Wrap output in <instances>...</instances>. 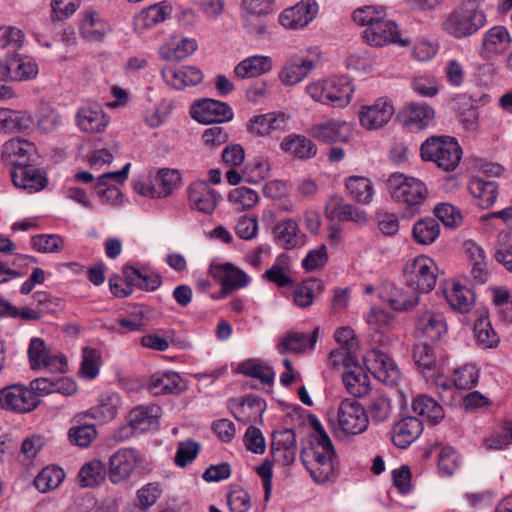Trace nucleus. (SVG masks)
Listing matches in <instances>:
<instances>
[{"mask_svg": "<svg viewBox=\"0 0 512 512\" xmlns=\"http://www.w3.org/2000/svg\"><path fill=\"white\" fill-rule=\"evenodd\" d=\"M353 20L360 26H366L362 32L364 41L375 47L396 44L407 47L408 38L402 37L395 21L385 17L383 10L374 6H364L353 12Z\"/></svg>", "mask_w": 512, "mask_h": 512, "instance_id": "nucleus-1", "label": "nucleus"}, {"mask_svg": "<svg viewBox=\"0 0 512 512\" xmlns=\"http://www.w3.org/2000/svg\"><path fill=\"white\" fill-rule=\"evenodd\" d=\"M322 442H310L301 452L300 458L314 482L324 484L335 479L337 458L331 439L322 436Z\"/></svg>", "mask_w": 512, "mask_h": 512, "instance_id": "nucleus-2", "label": "nucleus"}, {"mask_svg": "<svg viewBox=\"0 0 512 512\" xmlns=\"http://www.w3.org/2000/svg\"><path fill=\"white\" fill-rule=\"evenodd\" d=\"M387 188L391 197L404 205L406 216H414L420 212L427 198L425 184L402 173H393L387 180Z\"/></svg>", "mask_w": 512, "mask_h": 512, "instance_id": "nucleus-3", "label": "nucleus"}, {"mask_svg": "<svg viewBox=\"0 0 512 512\" xmlns=\"http://www.w3.org/2000/svg\"><path fill=\"white\" fill-rule=\"evenodd\" d=\"M486 23V16L477 0H463L444 21L443 27L451 36L462 39L475 34Z\"/></svg>", "mask_w": 512, "mask_h": 512, "instance_id": "nucleus-4", "label": "nucleus"}, {"mask_svg": "<svg viewBox=\"0 0 512 512\" xmlns=\"http://www.w3.org/2000/svg\"><path fill=\"white\" fill-rule=\"evenodd\" d=\"M306 93L316 102L333 108H345L352 99L354 87L347 77H330L308 84Z\"/></svg>", "mask_w": 512, "mask_h": 512, "instance_id": "nucleus-5", "label": "nucleus"}, {"mask_svg": "<svg viewBox=\"0 0 512 512\" xmlns=\"http://www.w3.org/2000/svg\"><path fill=\"white\" fill-rule=\"evenodd\" d=\"M423 161L433 162L443 171H454L462 158V149L454 137L431 136L420 147Z\"/></svg>", "mask_w": 512, "mask_h": 512, "instance_id": "nucleus-6", "label": "nucleus"}, {"mask_svg": "<svg viewBox=\"0 0 512 512\" xmlns=\"http://www.w3.org/2000/svg\"><path fill=\"white\" fill-rule=\"evenodd\" d=\"M330 423L337 435H358L363 433L369 424L367 411L352 399H344L339 404L335 419Z\"/></svg>", "mask_w": 512, "mask_h": 512, "instance_id": "nucleus-7", "label": "nucleus"}, {"mask_svg": "<svg viewBox=\"0 0 512 512\" xmlns=\"http://www.w3.org/2000/svg\"><path fill=\"white\" fill-rule=\"evenodd\" d=\"M438 267L433 259L420 255L407 264L404 275L408 286L417 294L430 292L436 284Z\"/></svg>", "mask_w": 512, "mask_h": 512, "instance_id": "nucleus-8", "label": "nucleus"}, {"mask_svg": "<svg viewBox=\"0 0 512 512\" xmlns=\"http://www.w3.org/2000/svg\"><path fill=\"white\" fill-rule=\"evenodd\" d=\"M29 364L32 370L46 369L50 372H65L68 363L62 354L51 353L45 341L39 337L30 340L27 350Z\"/></svg>", "mask_w": 512, "mask_h": 512, "instance_id": "nucleus-9", "label": "nucleus"}, {"mask_svg": "<svg viewBox=\"0 0 512 512\" xmlns=\"http://www.w3.org/2000/svg\"><path fill=\"white\" fill-rule=\"evenodd\" d=\"M92 415L96 418L98 415L103 416L105 419H113L117 415V409L114 406L103 404L97 408L92 409L85 415H78L75 417L74 424L68 431V438L71 444L82 448L88 447L97 436L95 425L92 423H81V419L85 416Z\"/></svg>", "mask_w": 512, "mask_h": 512, "instance_id": "nucleus-10", "label": "nucleus"}, {"mask_svg": "<svg viewBox=\"0 0 512 512\" xmlns=\"http://www.w3.org/2000/svg\"><path fill=\"white\" fill-rule=\"evenodd\" d=\"M308 133L314 139L326 144L346 143L353 137L354 127L350 122L330 118L312 124Z\"/></svg>", "mask_w": 512, "mask_h": 512, "instance_id": "nucleus-11", "label": "nucleus"}, {"mask_svg": "<svg viewBox=\"0 0 512 512\" xmlns=\"http://www.w3.org/2000/svg\"><path fill=\"white\" fill-rule=\"evenodd\" d=\"M363 359L367 369L378 381L389 386L397 385L400 381V369L386 353L373 349L366 352Z\"/></svg>", "mask_w": 512, "mask_h": 512, "instance_id": "nucleus-12", "label": "nucleus"}, {"mask_svg": "<svg viewBox=\"0 0 512 512\" xmlns=\"http://www.w3.org/2000/svg\"><path fill=\"white\" fill-rule=\"evenodd\" d=\"M40 403L35 392L23 385H11L0 390V407L18 413L34 410Z\"/></svg>", "mask_w": 512, "mask_h": 512, "instance_id": "nucleus-13", "label": "nucleus"}, {"mask_svg": "<svg viewBox=\"0 0 512 512\" xmlns=\"http://www.w3.org/2000/svg\"><path fill=\"white\" fill-rule=\"evenodd\" d=\"M37 75L38 65L29 57L13 54L0 60V76L5 81H29Z\"/></svg>", "mask_w": 512, "mask_h": 512, "instance_id": "nucleus-14", "label": "nucleus"}, {"mask_svg": "<svg viewBox=\"0 0 512 512\" xmlns=\"http://www.w3.org/2000/svg\"><path fill=\"white\" fill-rule=\"evenodd\" d=\"M190 114L193 119L204 124L223 123L233 118V111L228 104L210 98L193 104Z\"/></svg>", "mask_w": 512, "mask_h": 512, "instance_id": "nucleus-15", "label": "nucleus"}, {"mask_svg": "<svg viewBox=\"0 0 512 512\" xmlns=\"http://www.w3.org/2000/svg\"><path fill=\"white\" fill-rule=\"evenodd\" d=\"M415 333L419 339L425 342L439 341L447 333L445 316L439 311H422L415 322Z\"/></svg>", "mask_w": 512, "mask_h": 512, "instance_id": "nucleus-16", "label": "nucleus"}, {"mask_svg": "<svg viewBox=\"0 0 512 512\" xmlns=\"http://www.w3.org/2000/svg\"><path fill=\"white\" fill-rule=\"evenodd\" d=\"M209 272L221 284V297L228 296L233 290L246 287L251 280L244 271L230 263L212 264Z\"/></svg>", "mask_w": 512, "mask_h": 512, "instance_id": "nucleus-17", "label": "nucleus"}, {"mask_svg": "<svg viewBox=\"0 0 512 512\" xmlns=\"http://www.w3.org/2000/svg\"><path fill=\"white\" fill-rule=\"evenodd\" d=\"M35 145L20 138H13L6 141L1 150L0 162L13 168L22 167L30 164V157L35 153Z\"/></svg>", "mask_w": 512, "mask_h": 512, "instance_id": "nucleus-18", "label": "nucleus"}, {"mask_svg": "<svg viewBox=\"0 0 512 512\" xmlns=\"http://www.w3.org/2000/svg\"><path fill=\"white\" fill-rule=\"evenodd\" d=\"M379 297L397 312L410 310L419 303V296L413 288L398 287L390 282L382 285Z\"/></svg>", "mask_w": 512, "mask_h": 512, "instance_id": "nucleus-19", "label": "nucleus"}, {"mask_svg": "<svg viewBox=\"0 0 512 512\" xmlns=\"http://www.w3.org/2000/svg\"><path fill=\"white\" fill-rule=\"evenodd\" d=\"M188 199L190 208L204 214H211L215 210L220 194L211 189L204 180L194 181L188 186Z\"/></svg>", "mask_w": 512, "mask_h": 512, "instance_id": "nucleus-20", "label": "nucleus"}, {"mask_svg": "<svg viewBox=\"0 0 512 512\" xmlns=\"http://www.w3.org/2000/svg\"><path fill=\"white\" fill-rule=\"evenodd\" d=\"M317 14L316 2L300 1L279 15V23L286 29L296 30L307 26Z\"/></svg>", "mask_w": 512, "mask_h": 512, "instance_id": "nucleus-21", "label": "nucleus"}, {"mask_svg": "<svg viewBox=\"0 0 512 512\" xmlns=\"http://www.w3.org/2000/svg\"><path fill=\"white\" fill-rule=\"evenodd\" d=\"M273 241L284 250H293L302 247L305 235L301 233L298 222L292 218H285L273 227Z\"/></svg>", "mask_w": 512, "mask_h": 512, "instance_id": "nucleus-22", "label": "nucleus"}, {"mask_svg": "<svg viewBox=\"0 0 512 512\" xmlns=\"http://www.w3.org/2000/svg\"><path fill=\"white\" fill-rule=\"evenodd\" d=\"M10 174L14 186L28 193L39 192L48 185L45 172L31 164L13 168Z\"/></svg>", "mask_w": 512, "mask_h": 512, "instance_id": "nucleus-23", "label": "nucleus"}, {"mask_svg": "<svg viewBox=\"0 0 512 512\" xmlns=\"http://www.w3.org/2000/svg\"><path fill=\"white\" fill-rule=\"evenodd\" d=\"M393 114L392 104L385 98H379L374 104L362 107L359 120L364 128L376 130L387 124Z\"/></svg>", "mask_w": 512, "mask_h": 512, "instance_id": "nucleus-24", "label": "nucleus"}, {"mask_svg": "<svg viewBox=\"0 0 512 512\" xmlns=\"http://www.w3.org/2000/svg\"><path fill=\"white\" fill-rule=\"evenodd\" d=\"M138 463L136 451L122 448L116 451L109 460V479L117 484L126 480L134 471Z\"/></svg>", "mask_w": 512, "mask_h": 512, "instance_id": "nucleus-25", "label": "nucleus"}, {"mask_svg": "<svg viewBox=\"0 0 512 512\" xmlns=\"http://www.w3.org/2000/svg\"><path fill=\"white\" fill-rule=\"evenodd\" d=\"M400 116L405 126L423 130L434 123L435 110L426 102H410L403 107Z\"/></svg>", "mask_w": 512, "mask_h": 512, "instance_id": "nucleus-26", "label": "nucleus"}, {"mask_svg": "<svg viewBox=\"0 0 512 512\" xmlns=\"http://www.w3.org/2000/svg\"><path fill=\"white\" fill-rule=\"evenodd\" d=\"M423 431V420L408 416L398 421L392 429V442L395 446L405 449L410 446Z\"/></svg>", "mask_w": 512, "mask_h": 512, "instance_id": "nucleus-27", "label": "nucleus"}, {"mask_svg": "<svg viewBox=\"0 0 512 512\" xmlns=\"http://www.w3.org/2000/svg\"><path fill=\"white\" fill-rule=\"evenodd\" d=\"M511 43V37L503 26H495L483 35L481 55L485 59H491L505 52Z\"/></svg>", "mask_w": 512, "mask_h": 512, "instance_id": "nucleus-28", "label": "nucleus"}, {"mask_svg": "<svg viewBox=\"0 0 512 512\" xmlns=\"http://www.w3.org/2000/svg\"><path fill=\"white\" fill-rule=\"evenodd\" d=\"M161 74L164 81L177 90L195 86L203 79L202 72L194 66H184L178 69L163 68Z\"/></svg>", "mask_w": 512, "mask_h": 512, "instance_id": "nucleus-29", "label": "nucleus"}, {"mask_svg": "<svg viewBox=\"0 0 512 512\" xmlns=\"http://www.w3.org/2000/svg\"><path fill=\"white\" fill-rule=\"evenodd\" d=\"M79 129L85 133H101L109 124V117L98 107H82L76 115Z\"/></svg>", "mask_w": 512, "mask_h": 512, "instance_id": "nucleus-30", "label": "nucleus"}, {"mask_svg": "<svg viewBox=\"0 0 512 512\" xmlns=\"http://www.w3.org/2000/svg\"><path fill=\"white\" fill-rule=\"evenodd\" d=\"M319 328H315L311 335L301 332H289L281 338L280 353H305L312 350L318 339Z\"/></svg>", "mask_w": 512, "mask_h": 512, "instance_id": "nucleus-31", "label": "nucleus"}, {"mask_svg": "<svg viewBox=\"0 0 512 512\" xmlns=\"http://www.w3.org/2000/svg\"><path fill=\"white\" fill-rule=\"evenodd\" d=\"M273 67V59L265 55H253L239 62L234 68L237 78L243 80L259 77L269 72Z\"/></svg>", "mask_w": 512, "mask_h": 512, "instance_id": "nucleus-32", "label": "nucleus"}, {"mask_svg": "<svg viewBox=\"0 0 512 512\" xmlns=\"http://www.w3.org/2000/svg\"><path fill=\"white\" fill-rule=\"evenodd\" d=\"M146 388L156 396L178 393L182 390V378L176 372H157L149 378Z\"/></svg>", "mask_w": 512, "mask_h": 512, "instance_id": "nucleus-33", "label": "nucleus"}, {"mask_svg": "<svg viewBox=\"0 0 512 512\" xmlns=\"http://www.w3.org/2000/svg\"><path fill=\"white\" fill-rule=\"evenodd\" d=\"M123 276L127 283L132 284V287L136 286L146 291H155L162 283L160 274L148 268L139 269L133 266H124Z\"/></svg>", "mask_w": 512, "mask_h": 512, "instance_id": "nucleus-34", "label": "nucleus"}, {"mask_svg": "<svg viewBox=\"0 0 512 512\" xmlns=\"http://www.w3.org/2000/svg\"><path fill=\"white\" fill-rule=\"evenodd\" d=\"M287 119L284 113L258 115L251 119L249 130L258 136H266L273 131H284L287 128Z\"/></svg>", "mask_w": 512, "mask_h": 512, "instance_id": "nucleus-35", "label": "nucleus"}, {"mask_svg": "<svg viewBox=\"0 0 512 512\" xmlns=\"http://www.w3.org/2000/svg\"><path fill=\"white\" fill-rule=\"evenodd\" d=\"M314 66V61L308 58L290 60L279 72V78L286 86L296 85L308 76Z\"/></svg>", "mask_w": 512, "mask_h": 512, "instance_id": "nucleus-36", "label": "nucleus"}, {"mask_svg": "<svg viewBox=\"0 0 512 512\" xmlns=\"http://www.w3.org/2000/svg\"><path fill=\"white\" fill-rule=\"evenodd\" d=\"M412 410L430 425L440 423L444 417L443 407L428 395H419L412 402Z\"/></svg>", "mask_w": 512, "mask_h": 512, "instance_id": "nucleus-37", "label": "nucleus"}, {"mask_svg": "<svg viewBox=\"0 0 512 512\" xmlns=\"http://www.w3.org/2000/svg\"><path fill=\"white\" fill-rule=\"evenodd\" d=\"M280 147L284 152L290 153L298 159H310L317 154L314 142L303 135H287L282 140Z\"/></svg>", "mask_w": 512, "mask_h": 512, "instance_id": "nucleus-38", "label": "nucleus"}, {"mask_svg": "<svg viewBox=\"0 0 512 512\" xmlns=\"http://www.w3.org/2000/svg\"><path fill=\"white\" fill-rule=\"evenodd\" d=\"M33 124L31 115L23 111L0 108V129L8 133L26 132Z\"/></svg>", "mask_w": 512, "mask_h": 512, "instance_id": "nucleus-39", "label": "nucleus"}, {"mask_svg": "<svg viewBox=\"0 0 512 512\" xmlns=\"http://www.w3.org/2000/svg\"><path fill=\"white\" fill-rule=\"evenodd\" d=\"M342 381L346 391L355 398L363 397L370 391L369 376L360 366H354L346 371L342 376Z\"/></svg>", "mask_w": 512, "mask_h": 512, "instance_id": "nucleus-40", "label": "nucleus"}, {"mask_svg": "<svg viewBox=\"0 0 512 512\" xmlns=\"http://www.w3.org/2000/svg\"><path fill=\"white\" fill-rule=\"evenodd\" d=\"M171 14V8L165 2L157 3L143 9L135 19L137 30L151 28L165 21Z\"/></svg>", "mask_w": 512, "mask_h": 512, "instance_id": "nucleus-41", "label": "nucleus"}, {"mask_svg": "<svg viewBox=\"0 0 512 512\" xmlns=\"http://www.w3.org/2000/svg\"><path fill=\"white\" fill-rule=\"evenodd\" d=\"M156 407H136L128 416V420L137 434L150 430H156L159 426V420L156 415Z\"/></svg>", "mask_w": 512, "mask_h": 512, "instance_id": "nucleus-42", "label": "nucleus"}, {"mask_svg": "<svg viewBox=\"0 0 512 512\" xmlns=\"http://www.w3.org/2000/svg\"><path fill=\"white\" fill-rule=\"evenodd\" d=\"M469 191L479 200V206L488 208L496 202L498 185L495 181L474 177L469 183Z\"/></svg>", "mask_w": 512, "mask_h": 512, "instance_id": "nucleus-43", "label": "nucleus"}, {"mask_svg": "<svg viewBox=\"0 0 512 512\" xmlns=\"http://www.w3.org/2000/svg\"><path fill=\"white\" fill-rule=\"evenodd\" d=\"M350 196L362 204H370L374 195L373 184L370 179L362 176H350L345 181Z\"/></svg>", "mask_w": 512, "mask_h": 512, "instance_id": "nucleus-44", "label": "nucleus"}, {"mask_svg": "<svg viewBox=\"0 0 512 512\" xmlns=\"http://www.w3.org/2000/svg\"><path fill=\"white\" fill-rule=\"evenodd\" d=\"M197 49V42L194 39L185 38L178 42L168 43L159 50L162 59L176 62L185 59Z\"/></svg>", "mask_w": 512, "mask_h": 512, "instance_id": "nucleus-45", "label": "nucleus"}, {"mask_svg": "<svg viewBox=\"0 0 512 512\" xmlns=\"http://www.w3.org/2000/svg\"><path fill=\"white\" fill-rule=\"evenodd\" d=\"M324 212L327 218L337 219L341 222L350 221L363 225L368 220L367 214L364 210L347 203L339 204L332 210H330L329 207H326Z\"/></svg>", "mask_w": 512, "mask_h": 512, "instance_id": "nucleus-46", "label": "nucleus"}, {"mask_svg": "<svg viewBox=\"0 0 512 512\" xmlns=\"http://www.w3.org/2000/svg\"><path fill=\"white\" fill-rule=\"evenodd\" d=\"M82 36L90 42H100L111 31L110 25L97 14L86 17L81 24Z\"/></svg>", "mask_w": 512, "mask_h": 512, "instance_id": "nucleus-47", "label": "nucleus"}, {"mask_svg": "<svg viewBox=\"0 0 512 512\" xmlns=\"http://www.w3.org/2000/svg\"><path fill=\"white\" fill-rule=\"evenodd\" d=\"M412 233L417 243L430 245L438 238L440 225L434 218H424L414 224Z\"/></svg>", "mask_w": 512, "mask_h": 512, "instance_id": "nucleus-48", "label": "nucleus"}, {"mask_svg": "<svg viewBox=\"0 0 512 512\" xmlns=\"http://www.w3.org/2000/svg\"><path fill=\"white\" fill-rule=\"evenodd\" d=\"M445 298L449 305L460 313H467L474 304L473 294L460 284H453L449 291L445 292Z\"/></svg>", "mask_w": 512, "mask_h": 512, "instance_id": "nucleus-49", "label": "nucleus"}, {"mask_svg": "<svg viewBox=\"0 0 512 512\" xmlns=\"http://www.w3.org/2000/svg\"><path fill=\"white\" fill-rule=\"evenodd\" d=\"M474 332L478 344L483 348H494L500 341L499 336L491 325L488 315H481L475 322Z\"/></svg>", "mask_w": 512, "mask_h": 512, "instance_id": "nucleus-50", "label": "nucleus"}, {"mask_svg": "<svg viewBox=\"0 0 512 512\" xmlns=\"http://www.w3.org/2000/svg\"><path fill=\"white\" fill-rule=\"evenodd\" d=\"M105 465L101 461L85 464L79 471L78 477L83 487H95L105 480Z\"/></svg>", "mask_w": 512, "mask_h": 512, "instance_id": "nucleus-51", "label": "nucleus"}, {"mask_svg": "<svg viewBox=\"0 0 512 512\" xmlns=\"http://www.w3.org/2000/svg\"><path fill=\"white\" fill-rule=\"evenodd\" d=\"M64 471L56 466H48L37 475L34 480L35 487L40 492H47L57 488L64 480Z\"/></svg>", "mask_w": 512, "mask_h": 512, "instance_id": "nucleus-52", "label": "nucleus"}, {"mask_svg": "<svg viewBox=\"0 0 512 512\" xmlns=\"http://www.w3.org/2000/svg\"><path fill=\"white\" fill-rule=\"evenodd\" d=\"M428 343L429 342H425L422 345L416 346L413 352V358L418 367L423 370V374L427 380H429V377H434L435 371L438 370L436 358Z\"/></svg>", "mask_w": 512, "mask_h": 512, "instance_id": "nucleus-53", "label": "nucleus"}, {"mask_svg": "<svg viewBox=\"0 0 512 512\" xmlns=\"http://www.w3.org/2000/svg\"><path fill=\"white\" fill-rule=\"evenodd\" d=\"M238 371L243 375L259 379L263 384L273 383V370L255 360H248L239 364Z\"/></svg>", "mask_w": 512, "mask_h": 512, "instance_id": "nucleus-54", "label": "nucleus"}, {"mask_svg": "<svg viewBox=\"0 0 512 512\" xmlns=\"http://www.w3.org/2000/svg\"><path fill=\"white\" fill-rule=\"evenodd\" d=\"M392 316L380 307H371L365 316L366 323L375 333L384 334L392 325Z\"/></svg>", "mask_w": 512, "mask_h": 512, "instance_id": "nucleus-55", "label": "nucleus"}, {"mask_svg": "<svg viewBox=\"0 0 512 512\" xmlns=\"http://www.w3.org/2000/svg\"><path fill=\"white\" fill-rule=\"evenodd\" d=\"M478 369L475 365L467 364L453 373V385L459 390L472 389L478 383Z\"/></svg>", "mask_w": 512, "mask_h": 512, "instance_id": "nucleus-56", "label": "nucleus"}, {"mask_svg": "<svg viewBox=\"0 0 512 512\" xmlns=\"http://www.w3.org/2000/svg\"><path fill=\"white\" fill-rule=\"evenodd\" d=\"M156 180L160 184V188L157 189V198H166L172 194L173 189L180 183L181 177L177 170L162 168L158 170Z\"/></svg>", "mask_w": 512, "mask_h": 512, "instance_id": "nucleus-57", "label": "nucleus"}, {"mask_svg": "<svg viewBox=\"0 0 512 512\" xmlns=\"http://www.w3.org/2000/svg\"><path fill=\"white\" fill-rule=\"evenodd\" d=\"M391 410V401L384 394L379 393L371 397L368 412L373 421L384 422L390 416Z\"/></svg>", "mask_w": 512, "mask_h": 512, "instance_id": "nucleus-58", "label": "nucleus"}, {"mask_svg": "<svg viewBox=\"0 0 512 512\" xmlns=\"http://www.w3.org/2000/svg\"><path fill=\"white\" fill-rule=\"evenodd\" d=\"M101 365V353L95 348L85 347L82 351L81 373L88 379L95 378Z\"/></svg>", "mask_w": 512, "mask_h": 512, "instance_id": "nucleus-59", "label": "nucleus"}, {"mask_svg": "<svg viewBox=\"0 0 512 512\" xmlns=\"http://www.w3.org/2000/svg\"><path fill=\"white\" fill-rule=\"evenodd\" d=\"M200 448V444L193 440L179 442L174 456V463L178 467H186L197 457Z\"/></svg>", "mask_w": 512, "mask_h": 512, "instance_id": "nucleus-60", "label": "nucleus"}, {"mask_svg": "<svg viewBox=\"0 0 512 512\" xmlns=\"http://www.w3.org/2000/svg\"><path fill=\"white\" fill-rule=\"evenodd\" d=\"M162 493L161 486L157 482H151L137 491L136 506L146 510L153 506L160 498Z\"/></svg>", "mask_w": 512, "mask_h": 512, "instance_id": "nucleus-61", "label": "nucleus"}, {"mask_svg": "<svg viewBox=\"0 0 512 512\" xmlns=\"http://www.w3.org/2000/svg\"><path fill=\"white\" fill-rule=\"evenodd\" d=\"M31 246L41 253H53L62 249L63 240L58 235L40 234L31 238Z\"/></svg>", "mask_w": 512, "mask_h": 512, "instance_id": "nucleus-62", "label": "nucleus"}, {"mask_svg": "<svg viewBox=\"0 0 512 512\" xmlns=\"http://www.w3.org/2000/svg\"><path fill=\"white\" fill-rule=\"evenodd\" d=\"M434 215L442 221V223L450 228L460 225L462 222V215L460 211L449 203H440L434 208Z\"/></svg>", "mask_w": 512, "mask_h": 512, "instance_id": "nucleus-63", "label": "nucleus"}, {"mask_svg": "<svg viewBox=\"0 0 512 512\" xmlns=\"http://www.w3.org/2000/svg\"><path fill=\"white\" fill-rule=\"evenodd\" d=\"M228 199L231 203L239 205L241 209L248 210L257 203L259 197L253 189L238 187L229 193Z\"/></svg>", "mask_w": 512, "mask_h": 512, "instance_id": "nucleus-64", "label": "nucleus"}]
</instances>
